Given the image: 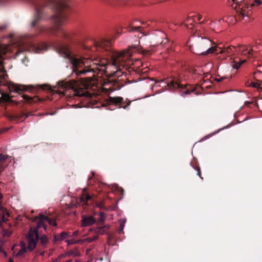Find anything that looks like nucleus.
I'll list each match as a JSON object with an SVG mask.
<instances>
[{
    "label": "nucleus",
    "instance_id": "obj_1",
    "mask_svg": "<svg viewBox=\"0 0 262 262\" xmlns=\"http://www.w3.org/2000/svg\"><path fill=\"white\" fill-rule=\"evenodd\" d=\"M111 47L110 40L100 39L95 41L90 51L97 52L103 58L93 59H79L73 55L67 48L64 47L63 50L64 57L69 59L72 65L73 71L77 76L109 69L112 71L113 76L118 78L125 73L124 69L127 70L132 64L130 58L134 53L137 52L144 56L149 55L151 53L150 50L144 49L139 46H132L120 52L112 49Z\"/></svg>",
    "mask_w": 262,
    "mask_h": 262
},
{
    "label": "nucleus",
    "instance_id": "obj_2",
    "mask_svg": "<svg viewBox=\"0 0 262 262\" xmlns=\"http://www.w3.org/2000/svg\"><path fill=\"white\" fill-rule=\"evenodd\" d=\"M57 93L62 96L72 98L84 97L90 99L92 94L84 88L80 87L74 80L68 81H59L57 83Z\"/></svg>",
    "mask_w": 262,
    "mask_h": 262
},
{
    "label": "nucleus",
    "instance_id": "obj_3",
    "mask_svg": "<svg viewBox=\"0 0 262 262\" xmlns=\"http://www.w3.org/2000/svg\"><path fill=\"white\" fill-rule=\"evenodd\" d=\"M38 220L37 225V229L32 230L31 229L28 235V246L27 249L30 251H32L36 246L37 241L39 239V235L38 234V229L43 227L44 230L46 231L47 226L46 224L48 222L49 225L53 226H56L57 223L55 218L49 217L48 216L45 215L41 213L39 214L38 215L34 216L33 221L35 222Z\"/></svg>",
    "mask_w": 262,
    "mask_h": 262
},
{
    "label": "nucleus",
    "instance_id": "obj_4",
    "mask_svg": "<svg viewBox=\"0 0 262 262\" xmlns=\"http://www.w3.org/2000/svg\"><path fill=\"white\" fill-rule=\"evenodd\" d=\"M261 4L260 0H244L236 8V14L235 19L236 21H239L248 16V11L254 6H259Z\"/></svg>",
    "mask_w": 262,
    "mask_h": 262
},
{
    "label": "nucleus",
    "instance_id": "obj_5",
    "mask_svg": "<svg viewBox=\"0 0 262 262\" xmlns=\"http://www.w3.org/2000/svg\"><path fill=\"white\" fill-rule=\"evenodd\" d=\"M213 42L207 37H198L192 47L191 50L195 54L202 55L201 53L205 52L211 46Z\"/></svg>",
    "mask_w": 262,
    "mask_h": 262
},
{
    "label": "nucleus",
    "instance_id": "obj_6",
    "mask_svg": "<svg viewBox=\"0 0 262 262\" xmlns=\"http://www.w3.org/2000/svg\"><path fill=\"white\" fill-rule=\"evenodd\" d=\"M106 104L108 105L111 104H115V105H118L120 108H123L124 109L128 110L129 106L130 105L132 101L128 99L124 100L121 97H111L109 96L106 99Z\"/></svg>",
    "mask_w": 262,
    "mask_h": 262
},
{
    "label": "nucleus",
    "instance_id": "obj_7",
    "mask_svg": "<svg viewBox=\"0 0 262 262\" xmlns=\"http://www.w3.org/2000/svg\"><path fill=\"white\" fill-rule=\"evenodd\" d=\"M165 83H166V85H165V91L167 90L173 91L177 89H184L185 87V85L181 83L179 79L176 77L170 78L167 80L165 79Z\"/></svg>",
    "mask_w": 262,
    "mask_h": 262
},
{
    "label": "nucleus",
    "instance_id": "obj_8",
    "mask_svg": "<svg viewBox=\"0 0 262 262\" xmlns=\"http://www.w3.org/2000/svg\"><path fill=\"white\" fill-rule=\"evenodd\" d=\"M6 85L7 86L10 92H17L18 93H20V92L25 91H27L29 89H33L34 88L33 85H17L10 82H7Z\"/></svg>",
    "mask_w": 262,
    "mask_h": 262
},
{
    "label": "nucleus",
    "instance_id": "obj_9",
    "mask_svg": "<svg viewBox=\"0 0 262 262\" xmlns=\"http://www.w3.org/2000/svg\"><path fill=\"white\" fill-rule=\"evenodd\" d=\"M92 199V196L86 191H83L81 196L76 199L77 204L85 208L88 205V202Z\"/></svg>",
    "mask_w": 262,
    "mask_h": 262
},
{
    "label": "nucleus",
    "instance_id": "obj_10",
    "mask_svg": "<svg viewBox=\"0 0 262 262\" xmlns=\"http://www.w3.org/2000/svg\"><path fill=\"white\" fill-rule=\"evenodd\" d=\"M221 54L224 53L223 48L220 47H213L211 46L205 52L201 53L202 55L206 56L212 53Z\"/></svg>",
    "mask_w": 262,
    "mask_h": 262
},
{
    "label": "nucleus",
    "instance_id": "obj_11",
    "mask_svg": "<svg viewBox=\"0 0 262 262\" xmlns=\"http://www.w3.org/2000/svg\"><path fill=\"white\" fill-rule=\"evenodd\" d=\"M243 55L255 58L256 56L254 55L253 52L254 51L253 48L248 50V48L244 46H241L239 47V51Z\"/></svg>",
    "mask_w": 262,
    "mask_h": 262
},
{
    "label": "nucleus",
    "instance_id": "obj_12",
    "mask_svg": "<svg viewBox=\"0 0 262 262\" xmlns=\"http://www.w3.org/2000/svg\"><path fill=\"white\" fill-rule=\"evenodd\" d=\"M95 221V219L92 216H86L83 215L82 219V225L84 227L89 226L94 224Z\"/></svg>",
    "mask_w": 262,
    "mask_h": 262
},
{
    "label": "nucleus",
    "instance_id": "obj_13",
    "mask_svg": "<svg viewBox=\"0 0 262 262\" xmlns=\"http://www.w3.org/2000/svg\"><path fill=\"white\" fill-rule=\"evenodd\" d=\"M21 97L26 102L29 103H35L41 101V99L37 96L31 97L27 95H23Z\"/></svg>",
    "mask_w": 262,
    "mask_h": 262
},
{
    "label": "nucleus",
    "instance_id": "obj_14",
    "mask_svg": "<svg viewBox=\"0 0 262 262\" xmlns=\"http://www.w3.org/2000/svg\"><path fill=\"white\" fill-rule=\"evenodd\" d=\"M9 156L7 155H3L0 153V174L5 170L7 164L6 161L8 158Z\"/></svg>",
    "mask_w": 262,
    "mask_h": 262
},
{
    "label": "nucleus",
    "instance_id": "obj_15",
    "mask_svg": "<svg viewBox=\"0 0 262 262\" xmlns=\"http://www.w3.org/2000/svg\"><path fill=\"white\" fill-rule=\"evenodd\" d=\"M33 50L35 53H39L47 49V45L45 43H40L37 45H33Z\"/></svg>",
    "mask_w": 262,
    "mask_h": 262
},
{
    "label": "nucleus",
    "instance_id": "obj_16",
    "mask_svg": "<svg viewBox=\"0 0 262 262\" xmlns=\"http://www.w3.org/2000/svg\"><path fill=\"white\" fill-rule=\"evenodd\" d=\"M69 237V234L66 232H61L59 235H56L54 237L53 242L56 243L58 241L63 240Z\"/></svg>",
    "mask_w": 262,
    "mask_h": 262
},
{
    "label": "nucleus",
    "instance_id": "obj_17",
    "mask_svg": "<svg viewBox=\"0 0 262 262\" xmlns=\"http://www.w3.org/2000/svg\"><path fill=\"white\" fill-rule=\"evenodd\" d=\"M21 249L16 254V256H22L27 251V248L26 244L24 242H21L20 243Z\"/></svg>",
    "mask_w": 262,
    "mask_h": 262
},
{
    "label": "nucleus",
    "instance_id": "obj_18",
    "mask_svg": "<svg viewBox=\"0 0 262 262\" xmlns=\"http://www.w3.org/2000/svg\"><path fill=\"white\" fill-rule=\"evenodd\" d=\"M108 228L109 226L107 225L101 227H98L95 229V232L99 234H103L105 232V231L107 229H108Z\"/></svg>",
    "mask_w": 262,
    "mask_h": 262
},
{
    "label": "nucleus",
    "instance_id": "obj_19",
    "mask_svg": "<svg viewBox=\"0 0 262 262\" xmlns=\"http://www.w3.org/2000/svg\"><path fill=\"white\" fill-rule=\"evenodd\" d=\"M190 164L192 167L197 171V175L199 176L201 179H203V178L201 177V168L199 165H198L195 162L193 161L191 162Z\"/></svg>",
    "mask_w": 262,
    "mask_h": 262
},
{
    "label": "nucleus",
    "instance_id": "obj_20",
    "mask_svg": "<svg viewBox=\"0 0 262 262\" xmlns=\"http://www.w3.org/2000/svg\"><path fill=\"white\" fill-rule=\"evenodd\" d=\"M142 28L140 26H130L128 29V31L130 32H141L142 34H143V33L142 32Z\"/></svg>",
    "mask_w": 262,
    "mask_h": 262
},
{
    "label": "nucleus",
    "instance_id": "obj_21",
    "mask_svg": "<svg viewBox=\"0 0 262 262\" xmlns=\"http://www.w3.org/2000/svg\"><path fill=\"white\" fill-rule=\"evenodd\" d=\"M39 239L40 244L44 247L46 246L48 243V239L47 236L42 235L40 237Z\"/></svg>",
    "mask_w": 262,
    "mask_h": 262
},
{
    "label": "nucleus",
    "instance_id": "obj_22",
    "mask_svg": "<svg viewBox=\"0 0 262 262\" xmlns=\"http://www.w3.org/2000/svg\"><path fill=\"white\" fill-rule=\"evenodd\" d=\"M166 40L167 42H165V48H166L167 50V52L169 53L170 51L173 50V47L170 45V42L169 39L167 38V37H165V40Z\"/></svg>",
    "mask_w": 262,
    "mask_h": 262
},
{
    "label": "nucleus",
    "instance_id": "obj_23",
    "mask_svg": "<svg viewBox=\"0 0 262 262\" xmlns=\"http://www.w3.org/2000/svg\"><path fill=\"white\" fill-rule=\"evenodd\" d=\"M232 49H235V47H231V46H227V47H224L223 48V51H224V53H228V54H230L231 53V52H232Z\"/></svg>",
    "mask_w": 262,
    "mask_h": 262
},
{
    "label": "nucleus",
    "instance_id": "obj_24",
    "mask_svg": "<svg viewBox=\"0 0 262 262\" xmlns=\"http://www.w3.org/2000/svg\"><path fill=\"white\" fill-rule=\"evenodd\" d=\"M98 236L94 235L92 237H89L84 239V242L91 243L93 241L97 239Z\"/></svg>",
    "mask_w": 262,
    "mask_h": 262
},
{
    "label": "nucleus",
    "instance_id": "obj_25",
    "mask_svg": "<svg viewBox=\"0 0 262 262\" xmlns=\"http://www.w3.org/2000/svg\"><path fill=\"white\" fill-rule=\"evenodd\" d=\"M114 80V85L116 86V88H117L118 89H120L123 85V83H119V80L118 79H115V80Z\"/></svg>",
    "mask_w": 262,
    "mask_h": 262
},
{
    "label": "nucleus",
    "instance_id": "obj_26",
    "mask_svg": "<svg viewBox=\"0 0 262 262\" xmlns=\"http://www.w3.org/2000/svg\"><path fill=\"white\" fill-rule=\"evenodd\" d=\"M125 223V221L123 220L122 222H121V223L120 224V228L118 231V232L120 234H121L123 232V230L124 228Z\"/></svg>",
    "mask_w": 262,
    "mask_h": 262
},
{
    "label": "nucleus",
    "instance_id": "obj_27",
    "mask_svg": "<svg viewBox=\"0 0 262 262\" xmlns=\"http://www.w3.org/2000/svg\"><path fill=\"white\" fill-rule=\"evenodd\" d=\"M227 77H225V76H223V77H220V76H218V77H216L215 78V80L217 82H221L223 80H224V79H227Z\"/></svg>",
    "mask_w": 262,
    "mask_h": 262
},
{
    "label": "nucleus",
    "instance_id": "obj_28",
    "mask_svg": "<svg viewBox=\"0 0 262 262\" xmlns=\"http://www.w3.org/2000/svg\"><path fill=\"white\" fill-rule=\"evenodd\" d=\"M261 81L259 80H257L256 82H252V85L254 88H258L259 86L261 85Z\"/></svg>",
    "mask_w": 262,
    "mask_h": 262
},
{
    "label": "nucleus",
    "instance_id": "obj_29",
    "mask_svg": "<svg viewBox=\"0 0 262 262\" xmlns=\"http://www.w3.org/2000/svg\"><path fill=\"white\" fill-rule=\"evenodd\" d=\"M229 1L230 2V0H229ZM231 2H233V3H235L236 6H235V7H234V9H235V11L236 12V8L238 7V6H239V4H241V3L243 1H241L240 2H238L237 1V0H231Z\"/></svg>",
    "mask_w": 262,
    "mask_h": 262
},
{
    "label": "nucleus",
    "instance_id": "obj_30",
    "mask_svg": "<svg viewBox=\"0 0 262 262\" xmlns=\"http://www.w3.org/2000/svg\"><path fill=\"white\" fill-rule=\"evenodd\" d=\"M40 88L43 90L48 89L51 91H54L51 88H50L48 85L44 84L40 86Z\"/></svg>",
    "mask_w": 262,
    "mask_h": 262
},
{
    "label": "nucleus",
    "instance_id": "obj_31",
    "mask_svg": "<svg viewBox=\"0 0 262 262\" xmlns=\"http://www.w3.org/2000/svg\"><path fill=\"white\" fill-rule=\"evenodd\" d=\"M245 62H246V60H244L243 61H241L239 63H235L234 65V68H235V69H238L241 65L242 64H243V63H244Z\"/></svg>",
    "mask_w": 262,
    "mask_h": 262
},
{
    "label": "nucleus",
    "instance_id": "obj_32",
    "mask_svg": "<svg viewBox=\"0 0 262 262\" xmlns=\"http://www.w3.org/2000/svg\"><path fill=\"white\" fill-rule=\"evenodd\" d=\"M253 48L254 50V51L253 52V53H254V55L256 57V54H257V51L256 50L257 49H260V47H257V46H252L251 47V49H252Z\"/></svg>",
    "mask_w": 262,
    "mask_h": 262
},
{
    "label": "nucleus",
    "instance_id": "obj_33",
    "mask_svg": "<svg viewBox=\"0 0 262 262\" xmlns=\"http://www.w3.org/2000/svg\"><path fill=\"white\" fill-rule=\"evenodd\" d=\"M68 245L75 244V239H67L66 241Z\"/></svg>",
    "mask_w": 262,
    "mask_h": 262
},
{
    "label": "nucleus",
    "instance_id": "obj_34",
    "mask_svg": "<svg viewBox=\"0 0 262 262\" xmlns=\"http://www.w3.org/2000/svg\"><path fill=\"white\" fill-rule=\"evenodd\" d=\"M257 73H262V66L259 65L258 66V69H257L256 72L254 74H256Z\"/></svg>",
    "mask_w": 262,
    "mask_h": 262
},
{
    "label": "nucleus",
    "instance_id": "obj_35",
    "mask_svg": "<svg viewBox=\"0 0 262 262\" xmlns=\"http://www.w3.org/2000/svg\"><path fill=\"white\" fill-rule=\"evenodd\" d=\"M7 27V25H0V31L4 30Z\"/></svg>",
    "mask_w": 262,
    "mask_h": 262
},
{
    "label": "nucleus",
    "instance_id": "obj_36",
    "mask_svg": "<svg viewBox=\"0 0 262 262\" xmlns=\"http://www.w3.org/2000/svg\"><path fill=\"white\" fill-rule=\"evenodd\" d=\"M83 243H84V239H83L75 240V244H83Z\"/></svg>",
    "mask_w": 262,
    "mask_h": 262
},
{
    "label": "nucleus",
    "instance_id": "obj_37",
    "mask_svg": "<svg viewBox=\"0 0 262 262\" xmlns=\"http://www.w3.org/2000/svg\"><path fill=\"white\" fill-rule=\"evenodd\" d=\"M194 91V90H193V91H190L189 90H186L185 91H184V92L182 93V95L183 94H185V95L189 94L191 92Z\"/></svg>",
    "mask_w": 262,
    "mask_h": 262
},
{
    "label": "nucleus",
    "instance_id": "obj_38",
    "mask_svg": "<svg viewBox=\"0 0 262 262\" xmlns=\"http://www.w3.org/2000/svg\"><path fill=\"white\" fill-rule=\"evenodd\" d=\"M79 234V231L78 230H76L75 231H74L73 233V236H78V235Z\"/></svg>",
    "mask_w": 262,
    "mask_h": 262
},
{
    "label": "nucleus",
    "instance_id": "obj_39",
    "mask_svg": "<svg viewBox=\"0 0 262 262\" xmlns=\"http://www.w3.org/2000/svg\"><path fill=\"white\" fill-rule=\"evenodd\" d=\"M32 114L31 113H29L28 114H24L23 116H25V119H26L28 117L32 116Z\"/></svg>",
    "mask_w": 262,
    "mask_h": 262
},
{
    "label": "nucleus",
    "instance_id": "obj_40",
    "mask_svg": "<svg viewBox=\"0 0 262 262\" xmlns=\"http://www.w3.org/2000/svg\"><path fill=\"white\" fill-rule=\"evenodd\" d=\"M252 103V102H250V101H246L245 102V105L247 106H248V107H250V104H251Z\"/></svg>",
    "mask_w": 262,
    "mask_h": 262
},
{
    "label": "nucleus",
    "instance_id": "obj_41",
    "mask_svg": "<svg viewBox=\"0 0 262 262\" xmlns=\"http://www.w3.org/2000/svg\"><path fill=\"white\" fill-rule=\"evenodd\" d=\"M100 216H101V220H102V221H103L104 220V217H105L104 213H102V212H101L100 213Z\"/></svg>",
    "mask_w": 262,
    "mask_h": 262
},
{
    "label": "nucleus",
    "instance_id": "obj_42",
    "mask_svg": "<svg viewBox=\"0 0 262 262\" xmlns=\"http://www.w3.org/2000/svg\"><path fill=\"white\" fill-rule=\"evenodd\" d=\"M3 234H4V235H7V236H10V234H11V233H8V231H6V230H4V233H3Z\"/></svg>",
    "mask_w": 262,
    "mask_h": 262
},
{
    "label": "nucleus",
    "instance_id": "obj_43",
    "mask_svg": "<svg viewBox=\"0 0 262 262\" xmlns=\"http://www.w3.org/2000/svg\"><path fill=\"white\" fill-rule=\"evenodd\" d=\"M202 17V15H198L197 16V20H198V21H200V20L201 19Z\"/></svg>",
    "mask_w": 262,
    "mask_h": 262
},
{
    "label": "nucleus",
    "instance_id": "obj_44",
    "mask_svg": "<svg viewBox=\"0 0 262 262\" xmlns=\"http://www.w3.org/2000/svg\"><path fill=\"white\" fill-rule=\"evenodd\" d=\"M118 190H119V191H120L122 194L124 193V190H123V189L122 188H121V187L118 188Z\"/></svg>",
    "mask_w": 262,
    "mask_h": 262
},
{
    "label": "nucleus",
    "instance_id": "obj_45",
    "mask_svg": "<svg viewBox=\"0 0 262 262\" xmlns=\"http://www.w3.org/2000/svg\"><path fill=\"white\" fill-rule=\"evenodd\" d=\"M207 22V20L206 19H204L202 21L200 22V24H205Z\"/></svg>",
    "mask_w": 262,
    "mask_h": 262
},
{
    "label": "nucleus",
    "instance_id": "obj_46",
    "mask_svg": "<svg viewBox=\"0 0 262 262\" xmlns=\"http://www.w3.org/2000/svg\"><path fill=\"white\" fill-rule=\"evenodd\" d=\"M158 86V85L157 84V83H155V84L154 86V88L156 89Z\"/></svg>",
    "mask_w": 262,
    "mask_h": 262
},
{
    "label": "nucleus",
    "instance_id": "obj_47",
    "mask_svg": "<svg viewBox=\"0 0 262 262\" xmlns=\"http://www.w3.org/2000/svg\"><path fill=\"white\" fill-rule=\"evenodd\" d=\"M163 90V88H161V89L160 90H157V92H159V93H161V92H162Z\"/></svg>",
    "mask_w": 262,
    "mask_h": 262
},
{
    "label": "nucleus",
    "instance_id": "obj_48",
    "mask_svg": "<svg viewBox=\"0 0 262 262\" xmlns=\"http://www.w3.org/2000/svg\"><path fill=\"white\" fill-rule=\"evenodd\" d=\"M9 262H14L13 260H12V259L11 258H10L9 260Z\"/></svg>",
    "mask_w": 262,
    "mask_h": 262
},
{
    "label": "nucleus",
    "instance_id": "obj_49",
    "mask_svg": "<svg viewBox=\"0 0 262 262\" xmlns=\"http://www.w3.org/2000/svg\"><path fill=\"white\" fill-rule=\"evenodd\" d=\"M192 20V18H189L188 19V21H190V20Z\"/></svg>",
    "mask_w": 262,
    "mask_h": 262
},
{
    "label": "nucleus",
    "instance_id": "obj_50",
    "mask_svg": "<svg viewBox=\"0 0 262 262\" xmlns=\"http://www.w3.org/2000/svg\"><path fill=\"white\" fill-rule=\"evenodd\" d=\"M2 198V195L1 194V193H0V199Z\"/></svg>",
    "mask_w": 262,
    "mask_h": 262
},
{
    "label": "nucleus",
    "instance_id": "obj_51",
    "mask_svg": "<svg viewBox=\"0 0 262 262\" xmlns=\"http://www.w3.org/2000/svg\"><path fill=\"white\" fill-rule=\"evenodd\" d=\"M141 23L142 24H143V25H144V24H145V23H144V22H141Z\"/></svg>",
    "mask_w": 262,
    "mask_h": 262
},
{
    "label": "nucleus",
    "instance_id": "obj_52",
    "mask_svg": "<svg viewBox=\"0 0 262 262\" xmlns=\"http://www.w3.org/2000/svg\"><path fill=\"white\" fill-rule=\"evenodd\" d=\"M186 27H187V28H189V26H188V25H186Z\"/></svg>",
    "mask_w": 262,
    "mask_h": 262
},
{
    "label": "nucleus",
    "instance_id": "obj_53",
    "mask_svg": "<svg viewBox=\"0 0 262 262\" xmlns=\"http://www.w3.org/2000/svg\"><path fill=\"white\" fill-rule=\"evenodd\" d=\"M3 132L2 130H0V134Z\"/></svg>",
    "mask_w": 262,
    "mask_h": 262
},
{
    "label": "nucleus",
    "instance_id": "obj_54",
    "mask_svg": "<svg viewBox=\"0 0 262 262\" xmlns=\"http://www.w3.org/2000/svg\"><path fill=\"white\" fill-rule=\"evenodd\" d=\"M3 222H5L4 218V217H3Z\"/></svg>",
    "mask_w": 262,
    "mask_h": 262
},
{
    "label": "nucleus",
    "instance_id": "obj_55",
    "mask_svg": "<svg viewBox=\"0 0 262 262\" xmlns=\"http://www.w3.org/2000/svg\"><path fill=\"white\" fill-rule=\"evenodd\" d=\"M259 89L262 90V88H259Z\"/></svg>",
    "mask_w": 262,
    "mask_h": 262
},
{
    "label": "nucleus",
    "instance_id": "obj_56",
    "mask_svg": "<svg viewBox=\"0 0 262 262\" xmlns=\"http://www.w3.org/2000/svg\"><path fill=\"white\" fill-rule=\"evenodd\" d=\"M76 262H79V261L78 260H77L76 261Z\"/></svg>",
    "mask_w": 262,
    "mask_h": 262
}]
</instances>
